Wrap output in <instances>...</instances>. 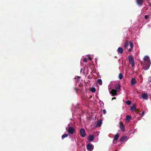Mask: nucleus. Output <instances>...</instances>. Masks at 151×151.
<instances>
[{"instance_id":"nucleus-17","label":"nucleus","mask_w":151,"mask_h":151,"mask_svg":"<svg viewBox=\"0 0 151 151\" xmlns=\"http://www.w3.org/2000/svg\"><path fill=\"white\" fill-rule=\"evenodd\" d=\"M132 119V117L131 116L127 115L126 117V120L129 121Z\"/></svg>"},{"instance_id":"nucleus-14","label":"nucleus","mask_w":151,"mask_h":151,"mask_svg":"<svg viewBox=\"0 0 151 151\" xmlns=\"http://www.w3.org/2000/svg\"><path fill=\"white\" fill-rule=\"evenodd\" d=\"M117 51L119 53L122 54L123 53V50L121 47H119Z\"/></svg>"},{"instance_id":"nucleus-35","label":"nucleus","mask_w":151,"mask_h":151,"mask_svg":"<svg viewBox=\"0 0 151 151\" xmlns=\"http://www.w3.org/2000/svg\"><path fill=\"white\" fill-rule=\"evenodd\" d=\"M80 78H81V77H80V76H78V79Z\"/></svg>"},{"instance_id":"nucleus-1","label":"nucleus","mask_w":151,"mask_h":151,"mask_svg":"<svg viewBox=\"0 0 151 151\" xmlns=\"http://www.w3.org/2000/svg\"><path fill=\"white\" fill-rule=\"evenodd\" d=\"M67 131L68 134L72 135L76 132V130L73 127H68Z\"/></svg>"},{"instance_id":"nucleus-11","label":"nucleus","mask_w":151,"mask_h":151,"mask_svg":"<svg viewBox=\"0 0 151 151\" xmlns=\"http://www.w3.org/2000/svg\"><path fill=\"white\" fill-rule=\"evenodd\" d=\"M142 96L143 99L147 100V98L148 97V95L147 93H143L142 94Z\"/></svg>"},{"instance_id":"nucleus-23","label":"nucleus","mask_w":151,"mask_h":151,"mask_svg":"<svg viewBox=\"0 0 151 151\" xmlns=\"http://www.w3.org/2000/svg\"><path fill=\"white\" fill-rule=\"evenodd\" d=\"M123 76L122 73H120L119 75V78L120 79H122L123 78Z\"/></svg>"},{"instance_id":"nucleus-2","label":"nucleus","mask_w":151,"mask_h":151,"mask_svg":"<svg viewBox=\"0 0 151 151\" xmlns=\"http://www.w3.org/2000/svg\"><path fill=\"white\" fill-rule=\"evenodd\" d=\"M128 58L129 63L131 64L132 66L134 67V57L133 56L129 55L128 56Z\"/></svg>"},{"instance_id":"nucleus-27","label":"nucleus","mask_w":151,"mask_h":151,"mask_svg":"<svg viewBox=\"0 0 151 151\" xmlns=\"http://www.w3.org/2000/svg\"><path fill=\"white\" fill-rule=\"evenodd\" d=\"M126 103L127 105H129L131 104V101H127L126 102Z\"/></svg>"},{"instance_id":"nucleus-6","label":"nucleus","mask_w":151,"mask_h":151,"mask_svg":"<svg viewBox=\"0 0 151 151\" xmlns=\"http://www.w3.org/2000/svg\"><path fill=\"white\" fill-rule=\"evenodd\" d=\"M136 3L139 6H141L143 4V0H136Z\"/></svg>"},{"instance_id":"nucleus-13","label":"nucleus","mask_w":151,"mask_h":151,"mask_svg":"<svg viewBox=\"0 0 151 151\" xmlns=\"http://www.w3.org/2000/svg\"><path fill=\"white\" fill-rule=\"evenodd\" d=\"M150 66V65H144L143 68L144 70H147L149 68Z\"/></svg>"},{"instance_id":"nucleus-18","label":"nucleus","mask_w":151,"mask_h":151,"mask_svg":"<svg viewBox=\"0 0 151 151\" xmlns=\"http://www.w3.org/2000/svg\"><path fill=\"white\" fill-rule=\"evenodd\" d=\"M145 64L144 65H150V60H147V61H144Z\"/></svg>"},{"instance_id":"nucleus-7","label":"nucleus","mask_w":151,"mask_h":151,"mask_svg":"<svg viewBox=\"0 0 151 151\" xmlns=\"http://www.w3.org/2000/svg\"><path fill=\"white\" fill-rule=\"evenodd\" d=\"M94 139V136L93 135H90L88 138V140L89 142H92Z\"/></svg>"},{"instance_id":"nucleus-9","label":"nucleus","mask_w":151,"mask_h":151,"mask_svg":"<svg viewBox=\"0 0 151 151\" xmlns=\"http://www.w3.org/2000/svg\"><path fill=\"white\" fill-rule=\"evenodd\" d=\"M112 94V95L114 96L117 94L116 91V90L113 89L110 92Z\"/></svg>"},{"instance_id":"nucleus-26","label":"nucleus","mask_w":151,"mask_h":151,"mask_svg":"<svg viewBox=\"0 0 151 151\" xmlns=\"http://www.w3.org/2000/svg\"><path fill=\"white\" fill-rule=\"evenodd\" d=\"M68 136L67 134H65L63 135L62 136V138L63 139L64 138L67 137Z\"/></svg>"},{"instance_id":"nucleus-33","label":"nucleus","mask_w":151,"mask_h":151,"mask_svg":"<svg viewBox=\"0 0 151 151\" xmlns=\"http://www.w3.org/2000/svg\"><path fill=\"white\" fill-rule=\"evenodd\" d=\"M132 49H131V48H130L129 49L128 51L129 52H131V51Z\"/></svg>"},{"instance_id":"nucleus-15","label":"nucleus","mask_w":151,"mask_h":151,"mask_svg":"<svg viewBox=\"0 0 151 151\" xmlns=\"http://www.w3.org/2000/svg\"><path fill=\"white\" fill-rule=\"evenodd\" d=\"M119 134L118 133L116 134L114 136V141L117 140L119 138Z\"/></svg>"},{"instance_id":"nucleus-20","label":"nucleus","mask_w":151,"mask_h":151,"mask_svg":"<svg viewBox=\"0 0 151 151\" xmlns=\"http://www.w3.org/2000/svg\"><path fill=\"white\" fill-rule=\"evenodd\" d=\"M129 42H128V40H127L125 43L124 47L125 48L129 46Z\"/></svg>"},{"instance_id":"nucleus-3","label":"nucleus","mask_w":151,"mask_h":151,"mask_svg":"<svg viewBox=\"0 0 151 151\" xmlns=\"http://www.w3.org/2000/svg\"><path fill=\"white\" fill-rule=\"evenodd\" d=\"M81 136L82 137H84L86 135V133L85 130L82 128L80 130Z\"/></svg>"},{"instance_id":"nucleus-30","label":"nucleus","mask_w":151,"mask_h":151,"mask_svg":"<svg viewBox=\"0 0 151 151\" xmlns=\"http://www.w3.org/2000/svg\"><path fill=\"white\" fill-rule=\"evenodd\" d=\"M102 112L104 114H105L106 113V111L105 109H103L102 111Z\"/></svg>"},{"instance_id":"nucleus-32","label":"nucleus","mask_w":151,"mask_h":151,"mask_svg":"<svg viewBox=\"0 0 151 151\" xmlns=\"http://www.w3.org/2000/svg\"><path fill=\"white\" fill-rule=\"evenodd\" d=\"M88 59L90 60H92V58L91 57H88Z\"/></svg>"},{"instance_id":"nucleus-4","label":"nucleus","mask_w":151,"mask_h":151,"mask_svg":"<svg viewBox=\"0 0 151 151\" xmlns=\"http://www.w3.org/2000/svg\"><path fill=\"white\" fill-rule=\"evenodd\" d=\"M120 128L122 131L124 132L125 131V127L122 122H119Z\"/></svg>"},{"instance_id":"nucleus-12","label":"nucleus","mask_w":151,"mask_h":151,"mask_svg":"<svg viewBox=\"0 0 151 151\" xmlns=\"http://www.w3.org/2000/svg\"><path fill=\"white\" fill-rule=\"evenodd\" d=\"M102 124V120H100L99 122H97L96 124V127H99L101 126Z\"/></svg>"},{"instance_id":"nucleus-36","label":"nucleus","mask_w":151,"mask_h":151,"mask_svg":"<svg viewBox=\"0 0 151 151\" xmlns=\"http://www.w3.org/2000/svg\"><path fill=\"white\" fill-rule=\"evenodd\" d=\"M82 69H81V71H82Z\"/></svg>"},{"instance_id":"nucleus-8","label":"nucleus","mask_w":151,"mask_h":151,"mask_svg":"<svg viewBox=\"0 0 151 151\" xmlns=\"http://www.w3.org/2000/svg\"><path fill=\"white\" fill-rule=\"evenodd\" d=\"M136 108V105L134 104L132 106L130 107V110L132 111H133L135 110Z\"/></svg>"},{"instance_id":"nucleus-29","label":"nucleus","mask_w":151,"mask_h":151,"mask_svg":"<svg viewBox=\"0 0 151 151\" xmlns=\"http://www.w3.org/2000/svg\"><path fill=\"white\" fill-rule=\"evenodd\" d=\"M83 60L84 62H87V59L86 58H84Z\"/></svg>"},{"instance_id":"nucleus-21","label":"nucleus","mask_w":151,"mask_h":151,"mask_svg":"<svg viewBox=\"0 0 151 151\" xmlns=\"http://www.w3.org/2000/svg\"><path fill=\"white\" fill-rule=\"evenodd\" d=\"M127 138V137L126 136H123L120 139V141L121 142L124 141L125 139H126Z\"/></svg>"},{"instance_id":"nucleus-31","label":"nucleus","mask_w":151,"mask_h":151,"mask_svg":"<svg viewBox=\"0 0 151 151\" xmlns=\"http://www.w3.org/2000/svg\"><path fill=\"white\" fill-rule=\"evenodd\" d=\"M144 113H145V111H142V113L141 114V117L143 115H144Z\"/></svg>"},{"instance_id":"nucleus-10","label":"nucleus","mask_w":151,"mask_h":151,"mask_svg":"<svg viewBox=\"0 0 151 151\" xmlns=\"http://www.w3.org/2000/svg\"><path fill=\"white\" fill-rule=\"evenodd\" d=\"M131 83L132 85H133L137 83L136 79L134 78H132L131 80Z\"/></svg>"},{"instance_id":"nucleus-16","label":"nucleus","mask_w":151,"mask_h":151,"mask_svg":"<svg viewBox=\"0 0 151 151\" xmlns=\"http://www.w3.org/2000/svg\"><path fill=\"white\" fill-rule=\"evenodd\" d=\"M120 88V86L119 84H116V85L115 87V89L118 91Z\"/></svg>"},{"instance_id":"nucleus-22","label":"nucleus","mask_w":151,"mask_h":151,"mask_svg":"<svg viewBox=\"0 0 151 151\" xmlns=\"http://www.w3.org/2000/svg\"><path fill=\"white\" fill-rule=\"evenodd\" d=\"M97 82L100 85L102 84V81L101 79H98L97 80Z\"/></svg>"},{"instance_id":"nucleus-19","label":"nucleus","mask_w":151,"mask_h":151,"mask_svg":"<svg viewBox=\"0 0 151 151\" xmlns=\"http://www.w3.org/2000/svg\"><path fill=\"white\" fill-rule=\"evenodd\" d=\"M144 61H147V60H150V59H149V57L147 56H145L144 58Z\"/></svg>"},{"instance_id":"nucleus-5","label":"nucleus","mask_w":151,"mask_h":151,"mask_svg":"<svg viewBox=\"0 0 151 151\" xmlns=\"http://www.w3.org/2000/svg\"><path fill=\"white\" fill-rule=\"evenodd\" d=\"M93 146L91 143L88 144L87 145V149L90 151H91L93 149Z\"/></svg>"},{"instance_id":"nucleus-34","label":"nucleus","mask_w":151,"mask_h":151,"mask_svg":"<svg viewBox=\"0 0 151 151\" xmlns=\"http://www.w3.org/2000/svg\"><path fill=\"white\" fill-rule=\"evenodd\" d=\"M116 99V98L115 97H114L113 98H112V100L113 99Z\"/></svg>"},{"instance_id":"nucleus-28","label":"nucleus","mask_w":151,"mask_h":151,"mask_svg":"<svg viewBox=\"0 0 151 151\" xmlns=\"http://www.w3.org/2000/svg\"><path fill=\"white\" fill-rule=\"evenodd\" d=\"M149 18V16L148 15H146L145 16V18L146 19H147Z\"/></svg>"},{"instance_id":"nucleus-25","label":"nucleus","mask_w":151,"mask_h":151,"mask_svg":"<svg viewBox=\"0 0 151 151\" xmlns=\"http://www.w3.org/2000/svg\"><path fill=\"white\" fill-rule=\"evenodd\" d=\"M129 43L130 46L131 47V49H132L134 47V45L133 43L129 42Z\"/></svg>"},{"instance_id":"nucleus-24","label":"nucleus","mask_w":151,"mask_h":151,"mask_svg":"<svg viewBox=\"0 0 151 151\" xmlns=\"http://www.w3.org/2000/svg\"><path fill=\"white\" fill-rule=\"evenodd\" d=\"M91 91L93 92H94L96 91V89L94 87H93L92 88H91V90H90Z\"/></svg>"}]
</instances>
